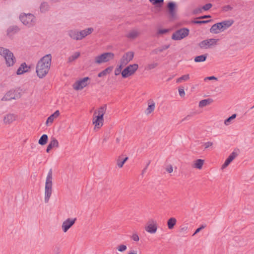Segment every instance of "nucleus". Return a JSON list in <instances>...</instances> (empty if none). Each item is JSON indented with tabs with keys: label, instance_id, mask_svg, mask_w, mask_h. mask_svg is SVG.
<instances>
[{
	"label": "nucleus",
	"instance_id": "nucleus-1",
	"mask_svg": "<svg viewBox=\"0 0 254 254\" xmlns=\"http://www.w3.org/2000/svg\"><path fill=\"white\" fill-rule=\"evenodd\" d=\"M52 61V55L50 54H47L38 62L36 67V72L37 76L40 78L44 77L48 73Z\"/></svg>",
	"mask_w": 254,
	"mask_h": 254
},
{
	"label": "nucleus",
	"instance_id": "nucleus-2",
	"mask_svg": "<svg viewBox=\"0 0 254 254\" xmlns=\"http://www.w3.org/2000/svg\"><path fill=\"white\" fill-rule=\"evenodd\" d=\"M52 177L53 171L50 169L48 173L45 188V202L48 203L49 201L50 198L51 196L52 192Z\"/></svg>",
	"mask_w": 254,
	"mask_h": 254
},
{
	"label": "nucleus",
	"instance_id": "nucleus-3",
	"mask_svg": "<svg viewBox=\"0 0 254 254\" xmlns=\"http://www.w3.org/2000/svg\"><path fill=\"white\" fill-rule=\"evenodd\" d=\"M107 105H104L98 109V115L95 116L93 118V123L95 125V128H99L103 125L104 115L106 112Z\"/></svg>",
	"mask_w": 254,
	"mask_h": 254
},
{
	"label": "nucleus",
	"instance_id": "nucleus-4",
	"mask_svg": "<svg viewBox=\"0 0 254 254\" xmlns=\"http://www.w3.org/2000/svg\"><path fill=\"white\" fill-rule=\"evenodd\" d=\"M19 19L24 25L28 27L34 26L36 22L35 16L30 13H21L19 15Z\"/></svg>",
	"mask_w": 254,
	"mask_h": 254
},
{
	"label": "nucleus",
	"instance_id": "nucleus-5",
	"mask_svg": "<svg viewBox=\"0 0 254 254\" xmlns=\"http://www.w3.org/2000/svg\"><path fill=\"white\" fill-rule=\"evenodd\" d=\"M22 90L20 88L10 89L7 92L4 96L1 98V101H10L13 99H19L21 96Z\"/></svg>",
	"mask_w": 254,
	"mask_h": 254
},
{
	"label": "nucleus",
	"instance_id": "nucleus-6",
	"mask_svg": "<svg viewBox=\"0 0 254 254\" xmlns=\"http://www.w3.org/2000/svg\"><path fill=\"white\" fill-rule=\"evenodd\" d=\"M114 54L111 52H105L95 57L94 63L97 64H101L103 63H106L113 59Z\"/></svg>",
	"mask_w": 254,
	"mask_h": 254
},
{
	"label": "nucleus",
	"instance_id": "nucleus-7",
	"mask_svg": "<svg viewBox=\"0 0 254 254\" xmlns=\"http://www.w3.org/2000/svg\"><path fill=\"white\" fill-rule=\"evenodd\" d=\"M190 30L188 28H182L176 30L172 35V39L174 40H181L188 36Z\"/></svg>",
	"mask_w": 254,
	"mask_h": 254
},
{
	"label": "nucleus",
	"instance_id": "nucleus-8",
	"mask_svg": "<svg viewBox=\"0 0 254 254\" xmlns=\"http://www.w3.org/2000/svg\"><path fill=\"white\" fill-rule=\"evenodd\" d=\"M138 65L137 64H129L125 67L121 72L122 77L126 78L132 75L138 69Z\"/></svg>",
	"mask_w": 254,
	"mask_h": 254
},
{
	"label": "nucleus",
	"instance_id": "nucleus-9",
	"mask_svg": "<svg viewBox=\"0 0 254 254\" xmlns=\"http://www.w3.org/2000/svg\"><path fill=\"white\" fill-rule=\"evenodd\" d=\"M4 51L2 56L5 60L6 65L8 66H12L16 61L13 54L9 49H5Z\"/></svg>",
	"mask_w": 254,
	"mask_h": 254
},
{
	"label": "nucleus",
	"instance_id": "nucleus-10",
	"mask_svg": "<svg viewBox=\"0 0 254 254\" xmlns=\"http://www.w3.org/2000/svg\"><path fill=\"white\" fill-rule=\"evenodd\" d=\"M90 80L89 77H85L76 81L73 85V88L76 90H81L86 87L88 83L87 81Z\"/></svg>",
	"mask_w": 254,
	"mask_h": 254
},
{
	"label": "nucleus",
	"instance_id": "nucleus-11",
	"mask_svg": "<svg viewBox=\"0 0 254 254\" xmlns=\"http://www.w3.org/2000/svg\"><path fill=\"white\" fill-rule=\"evenodd\" d=\"M167 11L170 17L173 19L176 18L177 4L174 1H170L167 5Z\"/></svg>",
	"mask_w": 254,
	"mask_h": 254
},
{
	"label": "nucleus",
	"instance_id": "nucleus-12",
	"mask_svg": "<svg viewBox=\"0 0 254 254\" xmlns=\"http://www.w3.org/2000/svg\"><path fill=\"white\" fill-rule=\"evenodd\" d=\"M134 57V53L133 52H127L126 53L120 60V63L125 66L130 61H131Z\"/></svg>",
	"mask_w": 254,
	"mask_h": 254
},
{
	"label": "nucleus",
	"instance_id": "nucleus-13",
	"mask_svg": "<svg viewBox=\"0 0 254 254\" xmlns=\"http://www.w3.org/2000/svg\"><path fill=\"white\" fill-rule=\"evenodd\" d=\"M218 39L211 38L207 40H204L199 43V46L201 49H207L211 46L215 45Z\"/></svg>",
	"mask_w": 254,
	"mask_h": 254
},
{
	"label": "nucleus",
	"instance_id": "nucleus-14",
	"mask_svg": "<svg viewBox=\"0 0 254 254\" xmlns=\"http://www.w3.org/2000/svg\"><path fill=\"white\" fill-rule=\"evenodd\" d=\"M76 219L68 218L64 221L62 225V229L64 232H66L74 224Z\"/></svg>",
	"mask_w": 254,
	"mask_h": 254
},
{
	"label": "nucleus",
	"instance_id": "nucleus-15",
	"mask_svg": "<svg viewBox=\"0 0 254 254\" xmlns=\"http://www.w3.org/2000/svg\"><path fill=\"white\" fill-rule=\"evenodd\" d=\"M222 31H223L220 25L219 22L213 24L210 29V32L214 34H218Z\"/></svg>",
	"mask_w": 254,
	"mask_h": 254
},
{
	"label": "nucleus",
	"instance_id": "nucleus-16",
	"mask_svg": "<svg viewBox=\"0 0 254 254\" xmlns=\"http://www.w3.org/2000/svg\"><path fill=\"white\" fill-rule=\"evenodd\" d=\"M60 111L59 110H56L53 114L51 115L47 119L46 122V124L47 126H49V124H52L54 119H56L60 115Z\"/></svg>",
	"mask_w": 254,
	"mask_h": 254
},
{
	"label": "nucleus",
	"instance_id": "nucleus-17",
	"mask_svg": "<svg viewBox=\"0 0 254 254\" xmlns=\"http://www.w3.org/2000/svg\"><path fill=\"white\" fill-rule=\"evenodd\" d=\"M68 36L72 39L80 40L79 32L75 30H70L68 31Z\"/></svg>",
	"mask_w": 254,
	"mask_h": 254
},
{
	"label": "nucleus",
	"instance_id": "nucleus-18",
	"mask_svg": "<svg viewBox=\"0 0 254 254\" xmlns=\"http://www.w3.org/2000/svg\"><path fill=\"white\" fill-rule=\"evenodd\" d=\"M20 30V28L17 25L9 26L6 31L7 35L10 36L11 34H14L18 32Z\"/></svg>",
	"mask_w": 254,
	"mask_h": 254
},
{
	"label": "nucleus",
	"instance_id": "nucleus-19",
	"mask_svg": "<svg viewBox=\"0 0 254 254\" xmlns=\"http://www.w3.org/2000/svg\"><path fill=\"white\" fill-rule=\"evenodd\" d=\"M93 30L94 29L92 27H89L88 28L79 31V34L80 35V38L81 39V40L85 38L86 36L91 34Z\"/></svg>",
	"mask_w": 254,
	"mask_h": 254
},
{
	"label": "nucleus",
	"instance_id": "nucleus-20",
	"mask_svg": "<svg viewBox=\"0 0 254 254\" xmlns=\"http://www.w3.org/2000/svg\"><path fill=\"white\" fill-rule=\"evenodd\" d=\"M153 222H154L153 221ZM157 229L156 224L154 223L148 224L147 226L145 227V230L150 234L155 233L157 231Z\"/></svg>",
	"mask_w": 254,
	"mask_h": 254
},
{
	"label": "nucleus",
	"instance_id": "nucleus-21",
	"mask_svg": "<svg viewBox=\"0 0 254 254\" xmlns=\"http://www.w3.org/2000/svg\"><path fill=\"white\" fill-rule=\"evenodd\" d=\"M219 23L220 25L224 31L225 29L230 27L233 24L234 21L233 20H226Z\"/></svg>",
	"mask_w": 254,
	"mask_h": 254
},
{
	"label": "nucleus",
	"instance_id": "nucleus-22",
	"mask_svg": "<svg viewBox=\"0 0 254 254\" xmlns=\"http://www.w3.org/2000/svg\"><path fill=\"white\" fill-rule=\"evenodd\" d=\"M59 145L58 141L54 137L50 141L46 149V152H49L55 146L58 147Z\"/></svg>",
	"mask_w": 254,
	"mask_h": 254
},
{
	"label": "nucleus",
	"instance_id": "nucleus-23",
	"mask_svg": "<svg viewBox=\"0 0 254 254\" xmlns=\"http://www.w3.org/2000/svg\"><path fill=\"white\" fill-rule=\"evenodd\" d=\"M170 44L163 45L161 47H159L158 48H156V49L153 50L151 52L150 54L152 55L158 54L159 53L162 52L164 50H166L168 49L170 47Z\"/></svg>",
	"mask_w": 254,
	"mask_h": 254
},
{
	"label": "nucleus",
	"instance_id": "nucleus-24",
	"mask_svg": "<svg viewBox=\"0 0 254 254\" xmlns=\"http://www.w3.org/2000/svg\"><path fill=\"white\" fill-rule=\"evenodd\" d=\"M113 69V66H110L108 67L107 68H106V69H105L104 70H103V71H102L101 72L99 73L98 74V77H102L107 75L108 74H109L111 73V72L112 71Z\"/></svg>",
	"mask_w": 254,
	"mask_h": 254
},
{
	"label": "nucleus",
	"instance_id": "nucleus-25",
	"mask_svg": "<svg viewBox=\"0 0 254 254\" xmlns=\"http://www.w3.org/2000/svg\"><path fill=\"white\" fill-rule=\"evenodd\" d=\"M15 120V116L14 114H7L4 118L3 121L5 124H10Z\"/></svg>",
	"mask_w": 254,
	"mask_h": 254
},
{
	"label": "nucleus",
	"instance_id": "nucleus-26",
	"mask_svg": "<svg viewBox=\"0 0 254 254\" xmlns=\"http://www.w3.org/2000/svg\"><path fill=\"white\" fill-rule=\"evenodd\" d=\"M208 54H205L203 55L196 56L194 59V61L195 63H200L205 62L207 58Z\"/></svg>",
	"mask_w": 254,
	"mask_h": 254
},
{
	"label": "nucleus",
	"instance_id": "nucleus-27",
	"mask_svg": "<svg viewBox=\"0 0 254 254\" xmlns=\"http://www.w3.org/2000/svg\"><path fill=\"white\" fill-rule=\"evenodd\" d=\"M213 102V100L210 98H207L201 100L199 102V107L200 108L205 107L208 105H209Z\"/></svg>",
	"mask_w": 254,
	"mask_h": 254
},
{
	"label": "nucleus",
	"instance_id": "nucleus-28",
	"mask_svg": "<svg viewBox=\"0 0 254 254\" xmlns=\"http://www.w3.org/2000/svg\"><path fill=\"white\" fill-rule=\"evenodd\" d=\"M48 140V136L47 134H43L40 138L38 141V143L41 145H45Z\"/></svg>",
	"mask_w": 254,
	"mask_h": 254
},
{
	"label": "nucleus",
	"instance_id": "nucleus-29",
	"mask_svg": "<svg viewBox=\"0 0 254 254\" xmlns=\"http://www.w3.org/2000/svg\"><path fill=\"white\" fill-rule=\"evenodd\" d=\"M176 219L175 218L172 217L168 219L167 221L168 227L169 229H172L176 224Z\"/></svg>",
	"mask_w": 254,
	"mask_h": 254
},
{
	"label": "nucleus",
	"instance_id": "nucleus-30",
	"mask_svg": "<svg viewBox=\"0 0 254 254\" xmlns=\"http://www.w3.org/2000/svg\"><path fill=\"white\" fill-rule=\"evenodd\" d=\"M138 35L139 33L136 31L131 30L127 35L126 36L129 39H134L138 36Z\"/></svg>",
	"mask_w": 254,
	"mask_h": 254
},
{
	"label": "nucleus",
	"instance_id": "nucleus-31",
	"mask_svg": "<svg viewBox=\"0 0 254 254\" xmlns=\"http://www.w3.org/2000/svg\"><path fill=\"white\" fill-rule=\"evenodd\" d=\"M149 1L155 7L159 8H161L164 3V0H149Z\"/></svg>",
	"mask_w": 254,
	"mask_h": 254
},
{
	"label": "nucleus",
	"instance_id": "nucleus-32",
	"mask_svg": "<svg viewBox=\"0 0 254 254\" xmlns=\"http://www.w3.org/2000/svg\"><path fill=\"white\" fill-rule=\"evenodd\" d=\"M49 6L47 2H43L41 3L40 6V9L41 12H45L49 10Z\"/></svg>",
	"mask_w": 254,
	"mask_h": 254
},
{
	"label": "nucleus",
	"instance_id": "nucleus-33",
	"mask_svg": "<svg viewBox=\"0 0 254 254\" xmlns=\"http://www.w3.org/2000/svg\"><path fill=\"white\" fill-rule=\"evenodd\" d=\"M204 163V160L201 159H197L195 160L194 163V167L200 169L202 168L203 164Z\"/></svg>",
	"mask_w": 254,
	"mask_h": 254
},
{
	"label": "nucleus",
	"instance_id": "nucleus-34",
	"mask_svg": "<svg viewBox=\"0 0 254 254\" xmlns=\"http://www.w3.org/2000/svg\"><path fill=\"white\" fill-rule=\"evenodd\" d=\"M238 155V154L233 151L232 152L230 155L228 157V158L226 159V161L228 163L230 164L231 162L235 159V158Z\"/></svg>",
	"mask_w": 254,
	"mask_h": 254
},
{
	"label": "nucleus",
	"instance_id": "nucleus-35",
	"mask_svg": "<svg viewBox=\"0 0 254 254\" xmlns=\"http://www.w3.org/2000/svg\"><path fill=\"white\" fill-rule=\"evenodd\" d=\"M155 103L152 101L151 103L148 105V108L146 109V114H149L153 112L155 109Z\"/></svg>",
	"mask_w": 254,
	"mask_h": 254
},
{
	"label": "nucleus",
	"instance_id": "nucleus-36",
	"mask_svg": "<svg viewBox=\"0 0 254 254\" xmlns=\"http://www.w3.org/2000/svg\"><path fill=\"white\" fill-rule=\"evenodd\" d=\"M24 66L25 65L24 64H20V66L18 67L16 71V74L17 75H21L25 72H29V69L23 70L22 69V68H23V67H24Z\"/></svg>",
	"mask_w": 254,
	"mask_h": 254
},
{
	"label": "nucleus",
	"instance_id": "nucleus-37",
	"mask_svg": "<svg viewBox=\"0 0 254 254\" xmlns=\"http://www.w3.org/2000/svg\"><path fill=\"white\" fill-rule=\"evenodd\" d=\"M236 114H234L233 115H232V116H231L230 117H228V118H227L225 121H224V124L226 126H228L230 125V123L231 122L232 120H234V119L236 118Z\"/></svg>",
	"mask_w": 254,
	"mask_h": 254
},
{
	"label": "nucleus",
	"instance_id": "nucleus-38",
	"mask_svg": "<svg viewBox=\"0 0 254 254\" xmlns=\"http://www.w3.org/2000/svg\"><path fill=\"white\" fill-rule=\"evenodd\" d=\"M190 78V75L189 74L182 75L177 79V83L181 82L183 80L187 81Z\"/></svg>",
	"mask_w": 254,
	"mask_h": 254
},
{
	"label": "nucleus",
	"instance_id": "nucleus-39",
	"mask_svg": "<svg viewBox=\"0 0 254 254\" xmlns=\"http://www.w3.org/2000/svg\"><path fill=\"white\" fill-rule=\"evenodd\" d=\"M79 52H75L73 55L68 58L69 62H72L77 59L80 56Z\"/></svg>",
	"mask_w": 254,
	"mask_h": 254
},
{
	"label": "nucleus",
	"instance_id": "nucleus-40",
	"mask_svg": "<svg viewBox=\"0 0 254 254\" xmlns=\"http://www.w3.org/2000/svg\"><path fill=\"white\" fill-rule=\"evenodd\" d=\"M124 66V65H122L120 63V64L118 65V66L116 67L115 70V75H118L120 74L121 72H122V69L123 67Z\"/></svg>",
	"mask_w": 254,
	"mask_h": 254
},
{
	"label": "nucleus",
	"instance_id": "nucleus-41",
	"mask_svg": "<svg viewBox=\"0 0 254 254\" xmlns=\"http://www.w3.org/2000/svg\"><path fill=\"white\" fill-rule=\"evenodd\" d=\"M210 21H211V20H194L192 21V23L193 24H202L208 23Z\"/></svg>",
	"mask_w": 254,
	"mask_h": 254
},
{
	"label": "nucleus",
	"instance_id": "nucleus-42",
	"mask_svg": "<svg viewBox=\"0 0 254 254\" xmlns=\"http://www.w3.org/2000/svg\"><path fill=\"white\" fill-rule=\"evenodd\" d=\"M212 6V4L211 3H207L206 4L204 5L201 7V9H203V10L207 11L210 9Z\"/></svg>",
	"mask_w": 254,
	"mask_h": 254
},
{
	"label": "nucleus",
	"instance_id": "nucleus-43",
	"mask_svg": "<svg viewBox=\"0 0 254 254\" xmlns=\"http://www.w3.org/2000/svg\"><path fill=\"white\" fill-rule=\"evenodd\" d=\"M203 9L201 7H197L193 10L192 13L193 15H197L202 12Z\"/></svg>",
	"mask_w": 254,
	"mask_h": 254
},
{
	"label": "nucleus",
	"instance_id": "nucleus-44",
	"mask_svg": "<svg viewBox=\"0 0 254 254\" xmlns=\"http://www.w3.org/2000/svg\"><path fill=\"white\" fill-rule=\"evenodd\" d=\"M158 65V64L157 63H154L152 64H149L147 67V70H151L152 69L156 67H157Z\"/></svg>",
	"mask_w": 254,
	"mask_h": 254
},
{
	"label": "nucleus",
	"instance_id": "nucleus-45",
	"mask_svg": "<svg viewBox=\"0 0 254 254\" xmlns=\"http://www.w3.org/2000/svg\"><path fill=\"white\" fill-rule=\"evenodd\" d=\"M169 31V29H159L157 31V34L159 35L165 34Z\"/></svg>",
	"mask_w": 254,
	"mask_h": 254
},
{
	"label": "nucleus",
	"instance_id": "nucleus-46",
	"mask_svg": "<svg viewBox=\"0 0 254 254\" xmlns=\"http://www.w3.org/2000/svg\"><path fill=\"white\" fill-rule=\"evenodd\" d=\"M127 246L125 245H121L119 246L117 248V250L121 252L125 251L127 250Z\"/></svg>",
	"mask_w": 254,
	"mask_h": 254
},
{
	"label": "nucleus",
	"instance_id": "nucleus-47",
	"mask_svg": "<svg viewBox=\"0 0 254 254\" xmlns=\"http://www.w3.org/2000/svg\"><path fill=\"white\" fill-rule=\"evenodd\" d=\"M178 90H179V95L181 97H182L185 95V92L184 91V89L183 87H179Z\"/></svg>",
	"mask_w": 254,
	"mask_h": 254
},
{
	"label": "nucleus",
	"instance_id": "nucleus-48",
	"mask_svg": "<svg viewBox=\"0 0 254 254\" xmlns=\"http://www.w3.org/2000/svg\"><path fill=\"white\" fill-rule=\"evenodd\" d=\"M205 226H204L203 225H201L200 227H199L198 228H197L194 233L193 234L192 236H194L195 234H196L197 233H198V232H199L201 230H202L203 229H204L205 228Z\"/></svg>",
	"mask_w": 254,
	"mask_h": 254
},
{
	"label": "nucleus",
	"instance_id": "nucleus-49",
	"mask_svg": "<svg viewBox=\"0 0 254 254\" xmlns=\"http://www.w3.org/2000/svg\"><path fill=\"white\" fill-rule=\"evenodd\" d=\"M125 163V162H124V161L122 159H118L117 161V165L119 168H122L123 166Z\"/></svg>",
	"mask_w": 254,
	"mask_h": 254
},
{
	"label": "nucleus",
	"instance_id": "nucleus-50",
	"mask_svg": "<svg viewBox=\"0 0 254 254\" xmlns=\"http://www.w3.org/2000/svg\"><path fill=\"white\" fill-rule=\"evenodd\" d=\"M232 9L233 7L230 5H226L223 7V10L225 11L231 10Z\"/></svg>",
	"mask_w": 254,
	"mask_h": 254
},
{
	"label": "nucleus",
	"instance_id": "nucleus-51",
	"mask_svg": "<svg viewBox=\"0 0 254 254\" xmlns=\"http://www.w3.org/2000/svg\"><path fill=\"white\" fill-rule=\"evenodd\" d=\"M131 238L133 241H136V242L138 241L139 240L138 235H137L136 234H133L131 237Z\"/></svg>",
	"mask_w": 254,
	"mask_h": 254
},
{
	"label": "nucleus",
	"instance_id": "nucleus-52",
	"mask_svg": "<svg viewBox=\"0 0 254 254\" xmlns=\"http://www.w3.org/2000/svg\"><path fill=\"white\" fill-rule=\"evenodd\" d=\"M217 78L214 76H208V77H206L204 78V81H206L207 80H217Z\"/></svg>",
	"mask_w": 254,
	"mask_h": 254
},
{
	"label": "nucleus",
	"instance_id": "nucleus-53",
	"mask_svg": "<svg viewBox=\"0 0 254 254\" xmlns=\"http://www.w3.org/2000/svg\"><path fill=\"white\" fill-rule=\"evenodd\" d=\"M211 17L210 15H204L196 18V19H202Z\"/></svg>",
	"mask_w": 254,
	"mask_h": 254
},
{
	"label": "nucleus",
	"instance_id": "nucleus-54",
	"mask_svg": "<svg viewBox=\"0 0 254 254\" xmlns=\"http://www.w3.org/2000/svg\"><path fill=\"white\" fill-rule=\"evenodd\" d=\"M192 116V114H190L187 116L185 118L183 119L181 122H183L185 121H188L190 119L191 117Z\"/></svg>",
	"mask_w": 254,
	"mask_h": 254
},
{
	"label": "nucleus",
	"instance_id": "nucleus-55",
	"mask_svg": "<svg viewBox=\"0 0 254 254\" xmlns=\"http://www.w3.org/2000/svg\"><path fill=\"white\" fill-rule=\"evenodd\" d=\"M213 143L211 142L208 141L204 143L205 148H207L212 145Z\"/></svg>",
	"mask_w": 254,
	"mask_h": 254
},
{
	"label": "nucleus",
	"instance_id": "nucleus-56",
	"mask_svg": "<svg viewBox=\"0 0 254 254\" xmlns=\"http://www.w3.org/2000/svg\"><path fill=\"white\" fill-rule=\"evenodd\" d=\"M173 170V167L171 165L168 166L166 168V171L169 173H172Z\"/></svg>",
	"mask_w": 254,
	"mask_h": 254
},
{
	"label": "nucleus",
	"instance_id": "nucleus-57",
	"mask_svg": "<svg viewBox=\"0 0 254 254\" xmlns=\"http://www.w3.org/2000/svg\"><path fill=\"white\" fill-rule=\"evenodd\" d=\"M21 64H24L25 65L24 67L22 68L23 70H26L27 69V68H30V66H28L25 63H23Z\"/></svg>",
	"mask_w": 254,
	"mask_h": 254
},
{
	"label": "nucleus",
	"instance_id": "nucleus-58",
	"mask_svg": "<svg viewBox=\"0 0 254 254\" xmlns=\"http://www.w3.org/2000/svg\"><path fill=\"white\" fill-rule=\"evenodd\" d=\"M230 164L228 163L227 162H226V161H225L224 164L222 165V169H224L226 167H227Z\"/></svg>",
	"mask_w": 254,
	"mask_h": 254
},
{
	"label": "nucleus",
	"instance_id": "nucleus-59",
	"mask_svg": "<svg viewBox=\"0 0 254 254\" xmlns=\"http://www.w3.org/2000/svg\"><path fill=\"white\" fill-rule=\"evenodd\" d=\"M230 164L228 163L227 162H226V161H225L224 164L222 165V169H224L226 167H227Z\"/></svg>",
	"mask_w": 254,
	"mask_h": 254
},
{
	"label": "nucleus",
	"instance_id": "nucleus-60",
	"mask_svg": "<svg viewBox=\"0 0 254 254\" xmlns=\"http://www.w3.org/2000/svg\"><path fill=\"white\" fill-rule=\"evenodd\" d=\"M150 163V161H149V162L147 163V164H146V165L145 167L143 169V170H142V174H144V173L145 172V171H146V169H147V168L148 166H149V165Z\"/></svg>",
	"mask_w": 254,
	"mask_h": 254
},
{
	"label": "nucleus",
	"instance_id": "nucleus-61",
	"mask_svg": "<svg viewBox=\"0 0 254 254\" xmlns=\"http://www.w3.org/2000/svg\"><path fill=\"white\" fill-rule=\"evenodd\" d=\"M6 49L3 48V47H0V55L3 56V53H5V50Z\"/></svg>",
	"mask_w": 254,
	"mask_h": 254
},
{
	"label": "nucleus",
	"instance_id": "nucleus-62",
	"mask_svg": "<svg viewBox=\"0 0 254 254\" xmlns=\"http://www.w3.org/2000/svg\"><path fill=\"white\" fill-rule=\"evenodd\" d=\"M188 229V227H182L181 229V232H183V231H185L187 230Z\"/></svg>",
	"mask_w": 254,
	"mask_h": 254
},
{
	"label": "nucleus",
	"instance_id": "nucleus-63",
	"mask_svg": "<svg viewBox=\"0 0 254 254\" xmlns=\"http://www.w3.org/2000/svg\"><path fill=\"white\" fill-rule=\"evenodd\" d=\"M122 159L124 161V162H126L127 160V159H128V157H125L124 158H123Z\"/></svg>",
	"mask_w": 254,
	"mask_h": 254
},
{
	"label": "nucleus",
	"instance_id": "nucleus-64",
	"mask_svg": "<svg viewBox=\"0 0 254 254\" xmlns=\"http://www.w3.org/2000/svg\"><path fill=\"white\" fill-rule=\"evenodd\" d=\"M128 254H137L136 252H130Z\"/></svg>",
	"mask_w": 254,
	"mask_h": 254
}]
</instances>
